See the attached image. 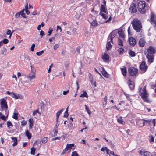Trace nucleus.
<instances>
[{
  "label": "nucleus",
  "instance_id": "423d86ee",
  "mask_svg": "<svg viewBox=\"0 0 156 156\" xmlns=\"http://www.w3.org/2000/svg\"><path fill=\"white\" fill-rule=\"evenodd\" d=\"M140 95L143 100L145 102L150 103L151 101L148 98L149 94L147 92H141L140 94Z\"/></svg>",
  "mask_w": 156,
  "mask_h": 156
},
{
  "label": "nucleus",
  "instance_id": "8fccbe9b",
  "mask_svg": "<svg viewBox=\"0 0 156 156\" xmlns=\"http://www.w3.org/2000/svg\"><path fill=\"white\" fill-rule=\"evenodd\" d=\"M53 30L52 29L50 28L49 30V31H48V36H50L52 33Z\"/></svg>",
  "mask_w": 156,
  "mask_h": 156
},
{
  "label": "nucleus",
  "instance_id": "39448f33",
  "mask_svg": "<svg viewBox=\"0 0 156 156\" xmlns=\"http://www.w3.org/2000/svg\"><path fill=\"white\" fill-rule=\"evenodd\" d=\"M138 71L137 69L134 67H129L128 69L129 74L133 76H136Z\"/></svg>",
  "mask_w": 156,
  "mask_h": 156
},
{
  "label": "nucleus",
  "instance_id": "f03ea898",
  "mask_svg": "<svg viewBox=\"0 0 156 156\" xmlns=\"http://www.w3.org/2000/svg\"><path fill=\"white\" fill-rule=\"evenodd\" d=\"M132 26L136 31L139 32L141 30L142 27V24L140 21L137 19H134L133 21L131 22Z\"/></svg>",
  "mask_w": 156,
  "mask_h": 156
},
{
  "label": "nucleus",
  "instance_id": "9d476101",
  "mask_svg": "<svg viewBox=\"0 0 156 156\" xmlns=\"http://www.w3.org/2000/svg\"><path fill=\"white\" fill-rule=\"evenodd\" d=\"M74 144H67L66 147L63 150V152H65L67 151H68L69 152H70L72 147H74Z\"/></svg>",
  "mask_w": 156,
  "mask_h": 156
},
{
  "label": "nucleus",
  "instance_id": "58836bf2",
  "mask_svg": "<svg viewBox=\"0 0 156 156\" xmlns=\"http://www.w3.org/2000/svg\"><path fill=\"white\" fill-rule=\"evenodd\" d=\"M35 148L34 147H32L31 149V154L32 155L35 154Z\"/></svg>",
  "mask_w": 156,
  "mask_h": 156
},
{
  "label": "nucleus",
  "instance_id": "774afa93",
  "mask_svg": "<svg viewBox=\"0 0 156 156\" xmlns=\"http://www.w3.org/2000/svg\"><path fill=\"white\" fill-rule=\"evenodd\" d=\"M44 32L42 30H41L40 31V35H41L42 36H41V37H42V36L44 35Z\"/></svg>",
  "mask_w": 156,
  "mask_h": 156
},
{
  "label": "nucleus",
  "instance_id": "6e6552de",
  "mask_svg": "<svg viewBox=\"0 0 156 156\" xmlns=\"http://www.w3.org/2000/svg\"><path fill=\"white\" fill-rule=\"evenodd\" d=\"M140 69L143 72H145L147 69V66L146 65L144 61H143L140 66Z\"/></svg>",
  "mask_w": 156,
  "mask_h": 156
},
{
  "label": "nucleus",
  "instance_id": "a878e982",
  "mask_svg": "<svg viewBox=\"0 0 156 156\" xmlns=\"http://www.w3.org/2000/svg\"><path fill=\"white\" fill-rule=\"evenodd\" d=\"M121 70L122 73L123 75L125 76H126V74L127 73V70L126 68V67H124V68L121 69Z\"/></svg>",
  "mask_w": 156,
  "mask_h": 156
},
{
  "label": "nucleus",
  "instance_id": "f8f14e48",
  "mask_svg": "<svg viewBox=\"0 0 156 156\" xmlns=\"http://www.w3.org/2000/svg\"><path fill=\"white\" fill-rule=\"evenodd\" d=\"M128 41L130 44L132 46H134L136 43V39L132 37L129 38Z\"/></svg>",
  "mask_w": 156,
  "mask_h": 156
},
{
  "label": "nucleus",
  "instance_id": "680f3d73",
  "mask_svg": "<svg viewBox=\"0 0 156 156\" xmlns=\"http://www.w3.org/2000/svg\"><path fill=\"white\" fill-rule=\"evenodd\" d=\"M58 133V130L57 128L55 129L54 132V136H56L57 135V134Z\"/></svg>",
  "mask_w": 156,
  "mask_h": 156
},
{
  "label": "nucleus",
  "instance_id": "13d9d810",
  "mask_svg": "<svg viewBox=\"0 0 156 156\" xmlns=\"http://www.w3.org/2000/svg\"><path fill=\"white\" fill-rule=\"evenodd\" d=\"M36 113H38L39 114H40V113H39V112L38 110H34L33 112V116Z\"/></svg>",
  "mask_w": 156,
  "mask_h": 156
},
{
  "label": "nucleus",
  "instance_id": "4468645a",
  "mask_svg": "<svg viewBox=\"0 0 156 156\" xmlns=\"http://www.w3.org/2000/svg\"><path fill=\"white\" fill-rule=\"evenodd\" d=\"M128 84L130 90H133L135 87L134 83L131 80H129Z\"/></svg>",
  "mask_w": 156,
  "mask_h": 156
},
{
  "label": "nucleus",
  "instance_id": "a18cd8bd",
  "mask_svg": "<svg viewBox=\"0 0 156 156\" xmlns=\"http://www.w3.org/2000/svg\"><path fill=\"white\" fill-rule=\"evenodd\" d=\"M44 52V50H42L41 51L38 52L36 53L37 55L38 56H41Z\"/></svg>",
  "mask_w": 156,
  "mask_h": 156
},
{
  "label": "nucleus",
  "instance_id": "dca6fc26",
  "mask_svg": "<svg viewBox=\"0 0 156 156\" xmlns=\"http://www.w3.org/2000/svg\"><path fill=\"white\" fill-rule=\"evenodd\" d=\"M125 105L123 101L119 103L118 105V110L120 109V110H122L124 109Z\"/></svg>",
  "mask_w": 156,
  "mask_h": 156
},
{
  "label": "nucleus",
  "instance_id": "4c0bfd02",
  "mask_svg": "<svg viewBox=\"0 0 156 156\" xmlns=\"http://www.w3.org/2000/svg\"><path fill=\"white\" fill-rule=\"evenodd\" d=\"M118 45L120 46H123V41L121 39L118 38Z\"/></svg>",
  "mask_w": 156,
  "mask_h": 156
},
{
  "label": "nucleus",
  "instance_id": "b1692460",
  "mask_svg": "<svg viewBox=\"0 0 156 156\" xmlns=\"http://www.w3.org/2000/svg\"><path fill=\"white\" fill-rule=\"evenodd\" d=\"M11 139L12 141L14 142L12 144L13 146H15L17 144V138L15 137H12Z\"/></svg>",
  "mask_w": 156,
  "mask_h": 156
},
{
  "label": "nucleus",
  "instance_id": "de8ad7c7",
  "mask_svg": "<svg viewBox=\"0 0 156 156\" xmlns=\"http://www.w3.org/2000/svg\"><path fill=\"white\" fill-rule=\"evenodd\" d=\"M71 156H79L78 154L76 151H75L72 152L71 154Z\"/></svg>",
  "mask_w": 156,
  "mask_h": 156
},
{
  "label": "nucleus",
  "instance_id": "a19ab883",
  "mask_svg": "<svg viewBox=\"0 0 156 156\" xmlns=\"http://www.w3.org/2000/svg\"><path fill=\"white\" fill-rule=\"evenodd\" d=\"M7 127L8 128H9L10 126L12 127L13 126L11 122L9 121L7 122Z\"/></svg>",
  "mask_w": 156,
  "mask_h": 156
},
{
  "label": "nucleus",
  "instance_id": "5701e85b",
  "mask_svg": "<svg viewBox=\"0 0 156 156\" xmlns=\"http://www.w3.org/2000/svg\"><path fill=\"white\" fill-rule=\"evenodd\" d=\"M29 128L30 129H31L33 127V119L32 118L30 119L29 120Z\"/></svg>",
  "mask_w": 156,
  "mask_h": 156
},
{
  "label": "nucleus",
  "instance_id": "c756f323",
  "mask_svg": "<svg viewBox=\"0 0 156 156\" xmlns=\"http://www.w3.org/2000/svg\"><path fill=\"white\" fill-rule=\"evenodd\" d=\"M118 122L122 125H124L125 124V122L122 121V118L121 117L119 119H118Z\"/></svg>",
  "mask_w": 156,
  "mask_h": 156
},
{
  "label": "nucleus",
  "instance_id": "c85d7f7f",
  "mask_svg": "<svg viewBox=\"0 0 156 156\" xmlns=\"http://www.w3.org/2000/svg\"><path fill=\"white\" fill-rule=\"evenodd\" d=\"M105 6L104 5H101V8L100 9L101 11L100 12H103L105 13H106V9H105Z\"/></svg>",
  "mask_w": 156,
  "mask_h": 156
},
{
  "label": "nucleus",
  "instance_id": "e433bc0d",
  "mask_svg": "<svg viewBox=\"0 0 156 156\" xmlns=\"http://www.w3.org/2000/svg\"><path fill=\"white\" fill-rule=\"evenodd\" d=\"M28 3H27L26 5L25 6V12L26 14L27 15H28L30 14V11L28 10Z\"/></svg>",
  "mask_w": 156,
  "mask_h": 156
},
{
  "label": "nucleus",
  "instance_id": "a211bd4d",
  "mask_svg": "<svg viewBox=\"0 0 156 156\" xmlns=\"http://www.w3.org/2000/svg\"><path fill=\"white\" fill-rule=\"evenodd\" d=\"M7 50L6 48L5 47H3L1 50V54L2 55L6 56L7 55Z\"/></svg>",
  "mask_w": 156,
  "mask_h": 156
},
{
  "label": "nucleus",
  "instance_id": "1a4fd4ad",
  "mask_svg": "<svg viewBox=\"0 0 156 156\" xmlns=\"http://www.w3.org/2000/svg\"><path fill=\"white\" fill-rule=\"evenodd\" d=\"M129 10L131 13H136L137 11L136 4L134 3L131 4L129 8Z\"/></svg>",
  "mask_w": 156,
  "mask_h": 156
},
{
  "label": "nucleus",
  "instance_id": "69168bd1",
  "mask_svg": "<svg viewBox=\"0 0 156 156\" xmlns=\"http://www.w3.org/2000/svg\"><path fill=\"white\" fill-rule=\"evenodd\" d=\"M69 92V90H67L66 91H64L63 92V94L64 95H66Z\"/></svg>",
  "mask_w": 156,
  "mask_h": 156
},
{
  "label": "nucleus",
  "instance_id": "f257e3e1",
  "mask_svg": "<svg viewBox=\"0 0 156 156\" xmlns=\"http://www.w3.org/2000/svg\"><path fill=\"white\" fill-rule=\"evenodd\" d=\"M147 51V52L145 53L146 57L148 58V62L151 63L153 61L154 54L156 52V48L153 46H150L148 48Z\"/></svg>",
  "mask_w": 156,
  "mask_h": 156
},
{
  "label": "nucleus",
  "instance_id": "473e14b6",
  "mask_svg": "<svg viewBox=\"0 0 156 156\" xmlns=\"http://www.w3.org/2000/svg\"><path fill=\"white\" fill-rule=\"evenodd\" d=\"M91 25L93 26H97L98 25V22L95 20H94L93 22H90Z\"/></svg>",
  "mask_w": 156,
  "mask_h": 156
},
{
  "label": "nucleus",
  "instance_id": "5fc2aeb1",
  "mask_svg": "<svg viewBox=\"0 0 156 156\" xmlns=\"http://www.w3.org/2000/svg\"><path fill=\"white\" fill-rule=\"evenodd\" d=\"M27 123V122L26 121H25V120H23L21 121V125L24 126H25Z\"/></svg>",
  "mask_w": 156,
  "mask_h": 156
},
{
  "label": "nucleus",
  "instance_id": "4d7b16f0",
  "mask_svg": "<svg viewBox=\"0 0 156 156\" xmlns=\"http://www.w3.org/2000/svg\"><path fill=\"white\" fill-rule=\"evenodd\" d=\"M59 44H57L55 45L53 48L54 50H56L59 47Z\"/></svg>",
  "mask_w": 156,
  "mask_h": 156
},
{
  "label": "nucleus",
  "instance_id": "cd10ccee",
  "mask_svg": "<svg viewBox=\"0 0 156 156\" xmlns=\"http://www.w3.org/2000/svg\"><path fill=\"white\" fill-rule=\"evenodd\" d=\"M107 96H105L104 98V100L103 101V105L104 107L107 105Z\"/></svg>",
  "mask_w": 156,
  "mask_h": 156
},
{
  "label": "nucleus",
  "instance_id": "20e7f679",
  "mask_svg": "<svg viewBox=\"0 0 156 156\" xmlns=\"http://www.w3.org/2000/svg\"><path fill=\"white\" fill-rule=\"evenodd\" d=\"M146 5L145 2L144 1H141L138 3L137 8L139 12L141 13H144L146 12Z\"/></svg>",
  "mask_w": 156,
  "mask_h": 156
},
{
  "label": "nucleus",
  "instance_id": "4be33fe9",
  "mask_svg": "<svg viewBox=\"0 0 156 156\" xmlns=\"http://www.w3.org/2000/svg\"><path fill=\"white\" fill-rule=\"evenodd\" d=\"M25 134L26 136L27 137L28 139H31V134L28 130H26Z\"/></svg>",
  "mask_w": 156,
  "mask_h": 156
},
{
  "label": "nucleus",
  "instance_id": "3c124183",
  "mask_svg": "<svg viewBox=\"0 0 156 156\" xmlns=\"http://www.w3.org/2000/svg\"><path fill=\"white\" fill-rule=\"evenodd\" d=\"M11 30L9 29H8L6 31V34L8 35H10L9 37H11L12 34V33H11Z\"/></svg>",
  "mask_w": 156,
  "mask_h": 156
},
{
  "label": "nucleus",
  "instance_id": "c03bdc74",
  "mask_svg": "<svg viewBox=\"0 0 156 156\" xmlns=\"http://www.w3.org/2000/svg\"><path fill=\"white\" fill-rule=\"evenodd\" d=\"M149 141L151 142H154V137L151 135V136H150L149 137Z\"/></svg>",
  "mask_w": 156,
  "mask_h": 156
},
{
  "label": "nucleus",
  "instance_id": "412c9836",
  "mask_svg": "<svg viewBox=\"0 0 156 156\" xmlns=\"http://www.w3.org/2000/svg\"><path fill=\"white\" fill-rule=\"evenodd\" d=\"M143 126L147 125H150L151 122V120L150 119H143Z\"/></svg>",
  "mask_w": 156,
  "mask_h": 156
},
{
  "label": "nucleus",
  "instance_id": "7ed1b4c3",
  "mask_svg": "<svg viewBox=\"0 0 156 156\" xmlns=\"http://www.w3.org/2000/svg\"><path fill=\"white\" fill-rule=\"evenodd\" d=\"M116 33V30L113 31L110 33L108 37L106 46V48L107 50H109L111 48L112 45L111 44L110 42H112V39L115 36Z\"/></svg>",
  "mask_w": 156,
  "mask_h": 156
},
{
  "label": "nucleus",
  "instance_id": "338daca9",
  "mask_svg": "<svg viewBox=\"0 0 156 156\" xmlns=\"http://www.w3.org/2000/svg\"><path fill=\"white\" fill-rule=\"evenodd\" d=\"M20 15V12H18L16 14L15 16L17 18L19 17Z\"/></svg>",
  "mask_w": 156,
  "mask_h": 156
},
{
  "label": "nucleus",
  "instance_id": "603ef678",
  "mask_svg": "<svg viewBox=\"0 0 156 156\" xmlns=\"http://www.w3.org/2000/svg\"><path fill=\"white\" fill-rule=\"evenodd\" d=\"M13 118L17 120L18 119L17 114L15 113H14L13 115Z\"/></svg>",
  "mask_w": 156,
  "mask_h": 156
},
{
  "label": "nucleus",
  "instance_id": "ea45409f",
  "mask_svg": "<svg viewBox=\"0 0 156 156\" xmlns=\"http://www.w3.org/2000/svg\"><path fill=\"white\" fill-rule=\"evenodd\" d=\"M24 9L22 10L20 12V15L21 16L23 17L26 18V17L25 16V14L24 13Z\"/></svg>",
  "mask_w": 156,
  "mask_h": 156
},
{
  "label": "nucleus",
  "instance_id": "09e8293b",
  "mask_svg": "<svg viewBox=\"0 0 156 156\" xmlns=\"http://www.w3.org/2000/svg\"><path fill=\"white\" fill-rule=\"evenodd\" d=\"M3 43H4L5 44H6L7 43L9 42V40L8 39L5 38L2 41Z\"/></svg>",
  "mask_w": 156,
  "mask_h": 156
},
{
  "label": "nucleus",
  "instance_id": "37998d69",
  "mask_svg": "<svg viewBox=\"0 0 156 156\" xmlns=\"http://www.w3.org/2000/svg\"><path fill=\"white\" fill-rule=\"evenodd\" d=\"M99 14L102 16L103 18H104L105 20L107 19V17L105 14L102 13L101 12H100Z\"/></svg>",
  "mask_w": 156,
  "mask_h": 156
},
{
  "label": "nucleus",
  "instance_id": "f3484780",
  "mask_svg": "<svg viewBox=\"0 0 156 156\" xmlns=\"http://www.w3.org/2000/svg\"><path fill=\"white\" fill-rule=\"evenodd\" d=\"M1 107L3 108H4L6 109H7L8 106L6 101L4 99H3L1 102Z\"/></svg>",
  "mask_w": 156,
  "mask_h": 156
},
{
  "label": "nucleus",
  "instance_id": "0e129e2a",
  "mask_svg": "<svg viewBox=\"0 0 156 156\" xmlns=\"http://www.w3.org/2000/svg\"><path fill=\"white\" fill-rule=\"evenodd\" d=\"M53 64H51V65L50 66H49V68L48 69V73H50V72H51V67H52L53 66Z\"/></svg>",
  "mask_w": 156,
  "mask_h": 156
},
{
  "label": "nucleus",
  "instance_id": "bf43d9fd",
  "mask_svg": "<svg viewBox=\"0 0 156 156\" xmlns=\"http://www.w3.org/2000/svg\"><path fill=\"white\" fill-rule=\"evenodd\" d=\"M60 30V32H61L62 31V29L61 27L57 25V30Z\"/></svg>",
  "mask_w": 156,
  "mask_h": 156
},
{
  "label": "nucleus",
  "instance_id": "49530a36",
  "mask_svg": "<svg viewBox=\"0 0 156 156\" xmlns=\"http://www.w3.org/2000/svg\"><path fill=\"white\" fill-rule=\"evenodd\" d=\"M48 140V138L47 137H44L43 139L42 140V141L43 143H45L47 142Z\"/></svg>",
  "mask_w": 156,
  "mask_h": 156
},
{
  "label": "nucleus",
  "instance_id": "2eb2a0df",
  "mask_svg": "<svg viewBox=\"0 0 156 156\" xmlns=\"http://www.w3.org/2000/svg\"><path fill=\"white\" fill-rule=\"evenodd\" d=\"M139 153L141 155L144 156H151L150 153L148 151H144L141 150L140 151Z\"/></svg>",
  "mask_w": 156,
  "mask_h": 156
},
{
  "label": "nucleus",
  "instance_id": "0eeeda50",
  "mask_svg": "<svg viewBox=\"0 0 156 156\" xmlns=\"http://www.w3.org/2000/svg\"><path fill=\"white\" fill-rule=\"evenodd\" d=\"M118 34H119V37L125 40V34L124 33V29L123 27H121L118 30Z\"/></svg>",
  "mask_w": 156,
  "mask_h": 156
},
{
  "label": "nucleus",
  "instance_id": "79ce46f5",
  "mask_svg": "<svg viewBox=\"0 0 156 156\" xmlns=\"http://www.w3.org/2000/svg\"><path fill=\"white\" fill-rule=\"evenodd\" d=\"M0 118H1L2 120L5 121H6L5 115H2V113L1 112H0Z\"/></svg>",
  "mask_w": 156,
  "mask_h": 156
},
{
  "label": "nucleus",
  "instance_id": "c9c22d12",
  "mask_svg": "<svg viewBox=\"0 0 156 156\" xmlns=\"http://www.w3.org/2000/svg\"><path fill=\"white\" fill-rule=\"evenodd\" d=\"M32 73V74L31 73H30L29 76L28 78L30 79H32L34 78L35 77V74L34 73Z\"/></svg>",
  "mask_w": 156,
  "mask_h": 156
},
{
  "label": "nucleus",
  "instance_id": "ddd939ff",
  "mask_svg": "<svg viewBox=\"0 0 156 156\" xmlns=\"http://www.w3.org/2000/svg\"><path fill=\"white\" fill-rule=\"evenodd\" d=\"M102 58L104 62H109V56L108 55L105 53L102 56Z\"/></svg>",
  "mask_w": 156,
  "mask_h": 156
},
{
  "label": "nucleus",
  "instance_id": "72a5a7b5",
  "mask_svg": "<svg viewBox=\"0 0 156 156\" xmlns=\"http://www.w3.org/2000/svg\"><path fill=\"white\" fill-rule=\"evenodd\" d=\"M121 48H119V49H118V51H119V54H121L124 52V49L121 47Z\"/></svg>",
  "mask_w": 156,
  "mask_h": 156
},
{
  "label": "nucleus",
  "instance_id": "9b49d317",
  "mask_svg": "<svg viewBox=\"0 0 156 156\" xmlns=\"http://www.w3.org/2000/svg\"><path fill=\"white\" fill-rule=\"evenodd\" d=\"M151 23L155 27V29H156V16L151 15Z\"/></svg>",
  "mask_w": 156,
  "mask_h": 156
},
{
  "label": "nucleus",
  "instance_id": "bb28decb",
  "mask_svg": "<svg viewBox=\"0 0 156 156\" xmlns=\"http://www.w3.org/2000/svg\"><path fill=\"white\" fill-rule=\"evenodd\" d=\"M11 94V97H12L13 98H15L16 99H17L19 98L20 97L19 94H16L13 92H12Z\"/></svg>",
  "mask_w": 156,
  "mask_h": 156
},
{
  "label": "nucleus",
  "instance_id": "2f4dec72",
  "mask_svg": "<svg viewBox=\"0 0 156 156\" xmlns=\"http://www.w3.org/2000/svg\"><path fill=\"white\" fill-rule=\"evenodd\" d=\"M129 53L130 56L131 57H134L135 55V52L132 51L131 50H129Z\"/></svg>",
  "mask_w": 156,
  "mask_h": 156
},
{
  "label": "nucleus",
  "instance_id": "6ab92c4d",
  "mask_svg": "<svg viewBox=\"0 0 156 156\" xmlns=\"http://www.w3.org/2000/svg\"><path fill=\"white\" fill-rule=\"evenodd\" d=\"M145 44L144 40L143 38H141L140 39L139 42V44L140 46L143 47L144 46Z\"/></svg>",
  "mask_w": 156,
  "mask_h": 156
},
{
  "label": "nucleus",
  "instance_id": "052dcab7",
  "mask_svg": "<svg viewBox=\"0 0 156 156\" xmlns=\"http://www.w3.org/2000/svg\"><path fill=\"white\" fill-rule=\"evenodd\" d=\"M124 95H125V96L126 97L127 99L129 100V101H130V100L131 99H130L129 97V95L126 94V93H124Z\"/></svg>",
  "mask_w": 156,
  "mask_h": 156
},
{
  "label": "nucleus",
  "instance_id": "aec40b11",
  "mask_svg": "<svg viewBox=\"0 0 156 156\" xmlns=\"http://www.w3.org/2000/svg\"><path fill=\"white\" fill-rule=\"evenodd\" d=\"M101 73L105 77L108 78L109 76V74L103 68L101 71Z\"/></svg>",
  "mask_w": 156,
  "mask_h": 156
},
{
  "label": "nucleus",
  "instance_id": "7c9ffc66",
  "mask_svg": "<svg viewBox=\"0 0 156 156\" xmlns=\"http://www.w3.org/2000/svg\"><path fill=\"white\" fill-rule=\"evenodd\" d=\"M80 97L83 98L84 97H88V96L87 93L86 92V91H84L83 93L82 94H81L80 96Z\"/></svg>",
  "mask_w": 156,
  "mask_h": 156
},
{
  "label": "nucleus",
  "instance_id": "e2e57ef3",
  "mask_svg": "<svg viewBox=\"0 0 156 156\" xmlns=\"http://www.w3.org/2000/svg\"><path fill=\"white\" fill-rule=\"evenodd\" d=\"M127 31H128V32L129 35H132V34L131 33V31H130V27H128V29Z\"/></svg>",
  "mask_w": 156,
  "mask_h": 156
},
{
  "label": "nucleus",
  "instance_id": "f704fd0d",
  "mask_svg": "<svg viewBox=\"0 0 156 156\" xmlns=\"http://www.w3.org/2000/svg\"><path fill=\"white\" fill-rule=\"evenodd\" d=\"M85 107L86 109L87 110L88 114H89V115H90L91 113V112L90 110V109H89V108L87 106V105H85Z\"/></svg>",
  "mask_w": 156,
  "mask_h": 156
},
{
  "label": "nucleus",
  "instance_id": "864d4df0",
  "mask_svg": "<svg viewBox=\"0 0 156 156\" xmlns=\"http://www.w3.org/2000/svg\"><path fill=\"white\" fill-rule=\"evenodd\" d=\"M70 88V85L69 84H68L65 87V90H69V89Z\"/></svg>",
  "mask_w": 156,
  "mask_h": 156
},
{
  "label": "nucleus",
  "instance_id": "6e6d98bb",
  "mask_svg": "<svg viewBox=\"0 0 156 156\" xmlns=\"http://www.w3.org/2000/svg\"><path fill=\"white\" fill-rule=\"evenodd\" d=\"M35 47V44L34 43L32 45L30 48L31 50L32 51H34Z\"/></svg>",
  "mask_w": 156,
  "mask_h": 156
},
{
  "label": "nucleus",
  "instance_id": "393cba45",
  "mask_svg": "<svg viewBox=\"0 0 156 156\" xmlns=\"http://www.w3.org/2000/svg\"><path fill=\"white\" fill-rule=\"evenodd\" d=\"M63 111V108L61 110H60L58 111L56 113V121H57L58 119V118L59 115L62 113V112Z\"/></svg>",
  "mask_w": 156,
  "mask_h": 156
}]
</instances>
